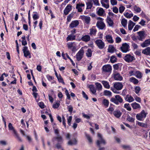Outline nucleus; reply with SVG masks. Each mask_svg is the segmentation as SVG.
<instances>
[{"mask_svg": "<svg viewBox=\"0 0 150 150\" xmlns=\"http://www.w3.org/2000/svg\"><path fill=\"white\" fill-rule=\"evenodd\" d=\"M96 25L98 28L102 30L105 27V25L102 20L98 21Z\"/></svg>", "mask_w": 150, "mask_h": 150, "instance_id": "ddd939ff", "label": "nucleus"}, {"mask_svg": "<svg viewBox=\"0 0 150 150\" xmlns=\"http://www.w3.org/2000/svg\"><path fill=\"white\" fill-rule=\"evenodd\" d=\"M135 76L137 78L141 79L142 76V73L139 71H135Z\"/></svg>", "mask_w": 150, "mask_h": 150, "instance_id": "e433bc0d", "label": "nucleus"}, {"mask_svg": "<svg viewBox=\"0 0 150 150\" xmlns=\"http://www.w3.org/2000/svg\"><path fill=\"white\" fill-rule=\"evenodd\" d=\"M110 101L116 105H119V103H122L123 101V100L122 97L119 95H116L115 97L112 98Z\"/></svg>", "mask_w": 150, "mask_h": 150, "instance_id": "7ed1b4c3", "label": "nucleus"}, {"mask_svg": "<svg viewBox=\"0 0 150 150\" xmlns=\"http://www.w3.org/2000/svg\"><path fill=\"white\" fill-rule=\"evenodd\" d=\"M106 38L108 42L110 43L113 42V40H112V37L110 35H108L106 36Z\"/></svg>", "mask_w": 150, "mask_h": 150, "instance_id": "2f4dec72", "label": "nucleus"}, {"mask_svg": "<svg viewBox=\"0 0 150 150\" xmlns=\"http://www.w3.org/2000/svg\"><path fill=\"white\" fill-rule=\"evenodd\" d=\"M89 87L90 88V91L93 94L96 95V89L92 85H90Z\"/></svg>", "mask_w": 150, "mask_h": 150, "instance_id": "c85d7f7f", "label": "nucleus"}, {"mask_svg": "<svg viewBox=\"0 0 150 150\" xmlns=\"http://www.w3.org/2000/svg\"><path fill=\"white\" fill-rule=\"evenodd\" d=\"M135 25V23H134L131 20H129L128 24V28L129 30H131Z\"/></svg>", "mask_w": 150, "mask_h": 150, "instance_id": "a878e982", "label": "nucleus"}, {"mask_svg": "<svg viewBox=\"0 0 150 150\" xmlns=\"http://www.w3.org/2000/svg\"><path fill=\"white\" fill-rule=\"evenodd\" d=\"M142 53L144 54H150V47H148L142 51Z\"/></svg>", "mask_w": 150, "mask_h": 150, "instance_id": "7c9ffc66", "label": "nucleus"}, {"mask_svg": "<svg viewBox=\"0 0 150 150\" xmlns=\"http://www.w3.org/2000/svg\"><path fill=\"white\" fill-rule=\"evenodd\" d=\"M113 114L116 118H118L120 117L122 115V113L120 110H116L113 111Z\"/></svg>", "mask_w": 150, "mask_h": 150, "instance_id": "6ab92c4d", "label": "nucleus"}, {"mask_svg": "<svg viewBox=\"0 0 150 150\" xmlns=\"http://www.w3.org/2000/svg\"><path fill=\"white\" fill-rule=\"evenodd\" d=\"M114 48L112 45H110L108 49V51L110 53H113L114 52Z\"/></svg>", "mask_w": 150, "mask_h": 150, "instance_id": "09e8293b", "label": "nucleus"}, {"mask_svg": "<svg viewBox=\"0 0 150 150\" xmlns=\"http://www.w3.org/2000/svg\"><path fill=\"white\" fill-rule=\"evenodd\" d=\"M95 84L98 91H100L102 90V86L100 83L97 82Z\"/></svg>", "mask_w": 150, "mask_h": 150, "instance_id": "a19ab883", "label": "nucleus"}, {"mask_svg": "<svg viewBox=\"0 0 150 150\" xmlns=\"http://www.w3.org/2000/svg\"><path fill=\"white\" fill-rule=\"evenodd\" d=\"M86 54L88 57H90L91 56L92 52L90 49H88L87 52L86 53Z\"/></svg>", "mask_w": 150, "mask_h": 150, "instance_id": "49530a36", "label": "nucleus"}, {"mask_svg": "<svg viewBox=\"0 0 150 150\" xmlns=\"http://www.w3.org/2000/svg\"><path fill=\"white\" fill-rule=\"evenodd\" d=\"M126 120H127L129 122H134V121L135 120V118H134L131 117L129 115H128L127 116Z\"/></svg>", "mask_w": 150, "mask_h": 150, "instance_id": "37998d69", "label": "nucleus"}, {"mask_svg": "<svg viewBox=\"0 0 150 150\" xmlns=\"http://www.w3.org/2000/svg\"><path fill=\"white\" fill-rule=\"evenodd\" d=\"M147 113H145L144 110H142L140 113L137 114L136 117L137 120L142 121L143 118H145Z\"/></svg>", "mask_w": 150, "mask_h": 150, "instance_id": "0eeeda50", "label": "nucleus"}, {"mask_svg": "<svg viewBox=\"0 0 150 150\" xmlns=\"http://www.w3.org/2000/svg\"><path fill=\"white\" fill-rule=\"evenodd\" d=\"M8 127L9 130L11 132L15 138L19 142H22V140L21 138L12 124L11 123H9Z\"/></svg>", "mask_w": 150, "mask_h": 150, "instance_id": "f257e3e1", "label": "nucleus"}, {"mask_svg": "<svg viewBox=\"0 0 150 150\" xmlns=\"http://www.w3.org/2000/svg\"><path fill=\"white\" fill-rule=\"evenodd\" d=\"M79 22L77 20L73 21L70 24L69 27L72 28L76 27L79 25Z\"/></svg>", "mask_w": 150, "mask_h": 150, "instance_id": "4be33fe9", "label": "nucleus"}, {"mask_svg": "<svg viewBox=\"0 0 150 150\" xmlns=\"http://www.w3.org/2000/svg\"><path fill=\"white\" fill-rule=\"evenodd\" d=\"M110 2L111 4L113 6L117 4V0H110Z\"/></svg>", "mask_w": 150, "mask_h": 150, "instance_id": "0e129e2a", "label": "nucleus"}, {"mask_svg": "<svg viewBox=\"0 0 150 150\" xmlns=\"http://www.w3.org/2000/svg\"><path fill=\"white\" fill-rule=\"evenodd\" d=\"M129 80L130 82L133 83L134 84H137L139 82L138 79L133 77L129 78Z\"/></svg>", "mask_w": 150, "mask_h": 150, "instance_id": "c756f323", "label": "nucleus"}, {"mask_svg": "<svg viewBox=\"0 0 150 150\" xmlns=\"http://www.w3.org/2000/svg\"><path fill=\"white\" fill-rule=\"evenodd\" d=\"M101 83L105 88L109 89L110 88V86L109 84V83L107 81H102Z\"/></svg>", "mask_w": 150, "mask_h": 150, "instance_id": "72a5a7b5", "label": "nucleus"}, {"mask_svg": "<svg viewBox=\"0 0 150 150\" xmlns=\"http://www.w3.org/2000/svg\"><path fill=\"white\" fill-rule=\"evenodd\" d=\"M82 94L83 98H85L86 100L88 99V97L84 91H82Z\"/></svg>", "mask_w": 150, "mask_h": 150, "instance_id": "e2e57ef3", "label": "nucleus"}, {"mask_svg": "<svg viewBox=\"0 0 150 150\" xmlns=\"http://www.w3.org/2000/svg\"><path fill=\"white\" fill-rule=\"evenodd\" d=\"M97 32L96 30L94 27H93L90 29V34L91 35H95Z\"/></svg>", "mask_w": 150, "mask_h": 150, "instance_id": "f704fd0d", "label": "nucleus"}, {"mask_svg": "<svg viewBox=\"0 0 150 150\" xmlns=\"http://www.w3.org/2000/svg\"><path fill=\"white\" fill-rule=\"evenodd\" d=\"M139 36L137 37V39L139 40L143 41L145 38V33L143 31H139L137 32Z\"/></svg>", "mask_w": 150, "mask_h": 150, "instance_id": "9b49d317", "label": "nucleus"}, {"mask_svg": "<svg viewBox=\"0 0 150 150\" xmlns=\"http://www.w3.org/2000/svg\"><path fill=\"white\" fill-rule=\"evenodd\" d=\"M113 86L114 88H111V90L114 93L118 94L120 92L118 91L122 89L123 85L122 83L117 82L114 83Z\"/></svg>", "mask_w": 150, "mask_h": 150, "instance_id": "f03ea898", "label": "nucleus"}, {"mask_svg": "<svg viewBox=\"0 0 150 150\" xmlns=\"http://www.w3.org/2000/svg\"><path fill=\"white\" fill-rule=\"evenodd\" d=\"M113 77L115 80L121 81L123 79L122 77L120 76V74L117 72H115L113 74Z\"/></svg>", "mask_w": 150, "mask_h": 150, "instance_id": "4468645a", "label": "nucleus"}, {"mask_svg": "<svg viewBox=\"0 0 150 150\" xmlns=\"http://www.w3.org/2000/svg\"><path fill=\"white\" fill-rule=\"evenodd\" d=\"M136 124L140 126L145 128L147 127V124L144 123L143 122H140L138 121L136 122Z\"/></svg>", "mask_w": 150, "mask_h": 150, "instance_id": "58836bf2", "label": "nucleus"}, {"mask_svg": "<svg viewBox=\"0 0 150 150\" xmlns=\"http://www.w3.org/2000/svg\"><path fill=\"white\" fill-rule=\"evenodd\" d=\"M110 62L112 63H114L115 62H116L117 58L115 56H112L110 58Z\"/></svg>", "mask_w": 150, "mask_h": 150, "instance_id": "3c124183", "label": "nucleus"}, {"mask_svg": "<svg viewBox=\"0 0 150 150\" xmlns=\"http://www.w3.org/2000/svg\"><path fill=\"white\" fill-rule=\"evenodd\" d=\"M124 15L125 17L128 18H130L133 16L132 13H129L128 12L125 13Z\"/></svg>", "mask_w": 150, "mask_h": 150, "instance_id": "6e6d98bb", "label": "nucleus"}, {"mask_svg": "<svg viewBox=\"0 0 150 150\" xmlns=\"http://www.w3.org/2000/svg\"><path fill=\"white\" fill-rule=\"evenodd\" d=\"M71 5L70 4H68L66 7L64 11V13L65 15H67L69 12L71 10Z\"/></svg>", "mask_w": 150, "mask_h": 150, "instance_id": "f3484780", "label": "nucleus"}, {"mask_svg": "<svg viewBox=\"0 0 150 150\" xmlns=\"http://www.w3.org/2000/svg\"><path fill=\"white\" fill-rule=\"evenodd\" d=\"M103 94L105 96H111L112 93L110 91L106 90L104 91Z\"/></svg>", "mask_w": 150, "mask_h": 150, "instance_id": "603ef678", "label": "nucleus"}, {"mask_svg": "<svg viewBox=\"0 0 150 150\" xmlns=\"http://www.w3.org/2000/svg\"><path fill=\"white\" fill-rule=\"evenodd\" d=\"M23 51L24 55L25 57H28L29 58H30V53L28 50V47H23Z\"/></svg>", "mask_w": 150, "mask_h": 150, "instance_id": "a211bd4d", "label": "nucleus"}, {"mask_svg": "<svg viewBox=\"0 0 150 150\" xmlns=\"http://www.w3.org/2000/svg\"><path fill=\"white\" fill-rule=\"evenodd\" d=\"M103 71L106 72H111L112 70V67L109 64H107L103 66L102 68Z\"/></svg>", "mask_w": 150, "mask_h": 150, "instance_id": "9d476101", "label": "nucleus"}, {"mask_svg": "<svg viewBox=\"0 0 150 150\" xmlns=\"http://www.w3.org/2000/svg\"><path fill=\"white\" fill-rule=\"evenodd\" d=\"M85 4H84L79 3L77 4L76 6V8L78 12H81L83 11L82 7L84 6Z\"/></svg>", "mask_w": 150, "mask_h": 150, "instance_id": "2eb2a0df", "label": "nucleus"}, {"mask_svg": "<svg viewBox=\"0 0 150 150\" xmlns=\"http://www.w3.org/2000/svg\"><path fill=\"white\" fill-rule=\"evenodd\" d=\"M149 45H150V39L145 40L141 44V45L143 47H147Z\"/></svg>", "mask_w": 150, "mask_h": 150, "instance_id": "412c9836", "label": "nucleus"}, {"mask_svg": "<svg viewBox=\"0 0 150 150\" xmlns=\"http://www.w3.org/2000/svg\"><path fill=\"white\" fill-rule=\"evenodd\" d=\"M104 12V11L103 9L102 8H99L97 11V13L98 15L100 16H102Z\"/></svg>", "mask_w": 150, "mask_h": 150, "instance_id": "79ce46f5", "label": "nucleus"}, {"mask_svg": "<svg viewBox=\"0 0 150 150\" xmlns=\"http://www.w3.org/2000/svg\"><path fill=\"white\" fill-rule=\"evenodd\" d=\"M77 140L75 139H74L72 140H69L68 143V144L69 145H75L77 144Z\"/></svg>", "mask_w": 150, "mask_h": 150, "instance_id": "c9c22d12", "label": "nucleus"}, {"mask_svg": "<svg viewBox=\"0 0 150 150\" xmlns=\"http://www.w3.org/2000/svg\"><path fill=\"white\" fill-rule=\"evenodd\" d=\"M134 92L137 94H138L141 91V88L139 86H136L134 88Z\"/></svg>", "mask_w": 150, "mask_h": 150, "instance_id": "c03bdc74", "label": "nucleus"}, {"mask_svg": "<svg viewBox=\"0 0 150 150\" xmlns=\"http://www.w3.org/2000/svg\"><path fill=\"white\" fill-rule=\"evenodd\" d=\"M134 59V57L129 54H126L124 57V59L128 62H132Z\"/></svg>", "mask_w": 150, "mask_h": 150, "instance_id": "f8f14e48", "label": "nucleus"}, {"mask_svg": "<svg viewBox=\"0 0 150 150\" xmlns=\"http://www.w3.org/2000/svg\"><path fill=\"white\" fill-rule=\"evenodd\" d=\"M134 98L136 101L139 103H141V99L140 98L138 97L137 96H134Z\"/></svg>", "mask_w": 150, "mask_h": 150, "instance_id": "052dcab7", "label": "nucleus"}, {"mask_svg": "<svg viewBox=\"0 0 150 150\" xmlns=\"http://www.w3.org/2000/svg\"><path fill=\"white\" fill-rule=\"evenodd\" d=\"M38 105H39V107H40L42 109L44 108L45 107V106L43 102H40L38 104Z\"/></svg>", "mask_w": 150, "mask_h": 150, "instance_id": "680f3d73", "label": "nucleus"}, {"mask_svg": "<svg viewBox=\"0 0 150 150\" xmlns=\"http://www.w3.org/2000/svg\"><path fill=\"white\" fill-rule=\"evenodd\" d=\"M32 91H33V93H32V95L34 96V98L36 99V101L37 102L38 101L36 98H37V93L36 92L37 91V89L36 87L35 86H33V87Z\"/></svg>", "mask_w": 150, "mask_h": 150, "instance_id": "cd10ccee", "label": "nucleus"}, {"mask_svg": "<svg viewBox=\"0 0 150 150\" xmlns=\"http://www.w3.org/2000/svg\"><path fill=\"white\" fill-rule=\"evenodd\" d=\"M60 105V104L59 103H54L53 105V107L54 108H57L59 107Z\"/></svg>", "mask_w": 150, "mask_h": 150, "instance_id": "338daca9", "label": "nucleus"}, {"mask_svg": "<svg viewBox=\"0 0 150 150\" xmlns=\"http://www.w3.org/2000/svg\"><path fill=\"white\" fill-rule=\"evenodd\" d=\"M86 4L87 5L86 9H90L91 8L93 5L91 1L86 3Z\"/></svg>", "mask_w": 150, "mask_h": 150, "instance_id": "de8ad7c7", "label": "nucleus"}, {"mask_svg": "<svg viewBox=\"0 0 150 150\" xmlns=\"http://www.w3.org/2000/svg\"><path fill=\"white\" fill-rule=\"evenodd\" d=\"M107 21L109 26H112L113 25V21L110 17H107Z\"/></svg>", "mask_w": 150, "mask_h": 150, "instance_id": "473e14b6", "label": "nucleus"}, {"mask_svg": "<svg viewBox=\"0 0 150 150\" xmlns=\"http://www.w3.org/2000/svg\"><path fill=\"white\" fill-rule=\"evenodd\" d=\"M101 3L104 7L108 8L109 7V0H101Z\"/></svg>", "mask_w": 150, "mask_h": 150, "instance_id": "dca6fc26", "label": "nucleus"}, {"mask_svg": "<svg viewBox=\"0 0 150 150\" xmlns=\"http://www.w3.org/2000/svg\"><path fill=\"white\" fill-rule=\"evenodd\" d=\"M134 10L137 13H139L141 11V8L136 5H135L134 7Z\"/></svg>", "mask_w": 150, "mask_h": 150, "instance_id": "a18cd8bd", "label": "nucleus"}, {"mask_svg": "<svg viewBox=\"0 0 150 150\" xmlns=\"http://www.w3.org/2000/svg\"><path fill=\"white\" fill-rule=\"evenodd\" d=\"M124 107L128 110L130 111L131 110V108L129 103H126L125 104Z\"/></svg>", "mask_w": 150, "mask_h": 150, "instance_id": "5fc2aeb1", "label": "nucleus"}, {"mask_svg": "<svg viewBox=\"0 0 150 150\" xmlns=\"http://www.w3.org/2000/svg\"><path fill=\"white\" fill-rule=\"evenodd\" d=\"M76 36L75 35L72 34H71L69 35L67 38V41L73 40L75 39Z\"/></svg>", "mask_w": 150, "mask_h": 150, "instance_id": "4c0bfd02", "label": "nucleus"}, {"mask_svg": "<svg viewBox=\"0 0 150 150\" xmlns=\"http://www.w3.org/2000/svg\"><path fill=\"white\" fill-rule=\"evenodd\" d=\"M103 103L106 107H108L109 105V102L108 100L104 99L103 101Z\"/></svg>", "mask_w": 150, "mask_h": 150, "instance_id": "864d4df0", "label": "nucleus"}, {"mask_svg": "<svg viewBox=\"0 0 150 150\" xmlns=\"http://www.w3.org/2000/svg\"><path fill=\"white\" fill-rule=\"evenodd\" d=\"M129 46L126 43H123L120 47V49L122 52L126 53L129 51Z\"/></svg>", "mask_w": 150, "mask_h": 150, "instance_id": "423d86ee", "label": "nucleus"}, {"mask_svg": "<svg viewBox=\"0 0 150 150\" xmlns=\"http://www.w3.org/2000/svg\"><path fill=\"white\" fill-rule=\"evenodd\" d=\"M85 134L86 135V138L87 139V140H88V142L90 143H91L92 142V140L91 137L89 134H87L86 132L85 133Z\"/></svg>", "mask_w": 150, "mask_h": 150, "instance_id": "8fccbe9b", "label": "nucleus"}, {"mask_svg": "<svg viewBox=\"0 0 150 150\" xmlns=\"http://www.w3.org/2000/svg\"><path fill=\"white\" fill-rule=\"evenodd\" d=\"M140 25H136L135 26L134 29L133 30V31L134 32L137 31L138 30L139 28H140Z\"/></svg>", "mask_w": 150, "mask_h": 150, "instance_id": "774afa93", "label": "nucleus"}, {"mask_svg": "<svg viewBox=\"0 0 150 150\" xmlns=\"http://www.w3.org/2000/svg\"><path fill=\"white\" fill-rule=\"evenodd\" d=\"M90 37L89 35H86L82 36L81 38V40L85 42H88L90 40Z\"/></svg>", "mask_w": 150, "mask_h": 150, "instance_id": "393cba45", "label": "nucleus"}, {"mask_svg": "<svg viewBox=\"0 0 150 150\" xmlns=\"http://www.w3.org/2000/svg\"><path fill=\"white\" fill-rule=\"evenodd\" d=\"M82 19L87 24H88L90 22V18L89 16H83L82 17Z\"/></svg>", "mask_w": 150, "mask_h": 150, "instance_id": "bb28decb", "label": "nucleus"}, {"mask_svg": "<svg viewBox=\"0 0 150 150\" xmlns=\"http://www.w3.org/2000/svg\"><path fill=\"white\" fill-rule=\"evenodd\" d=\"M57 78L59 82L62 83L63 84L64 83V82L63 80L60 75H59Z\"/></svg>", "mask_w": 150, "mask_h": 150, "instance_id": "13d9d810", "label": "nucleus"}, {"mask_svg": "<svg viewBox=\"0 0 150 150\" xmlns=\"http://www.w3.org/2000/svg\"><path fill=\"white\" fill-rule=\"evenodd\" d=\"M125 8L123 6H120L119 8V12L120 13H122L124 11Z\"/></svg>", "mask_w": 150, "mask_h": 150, "instance_id": "69168bd1", "label": "nucleus"}, {"mask_svg": "<svg viewBox=\"0 0 150 150\" xmlns=\"http://www.w3.org/2000/svg\"><path fill=\"white\" fill-rule=\"evenodd\" d=\"M73 14L72 13H71V14H69L67 16V20L68 22H69L70 21L71 19L73 17Z\"/></svg>", "mask_w": 150, "mask_h": 150, "instance_id": "4d7b16f0", "label": "nucleus"}, {"mask_svg": "<svg viewBox=\"0 0 150 150\" xmlns=\"http://www.w3.org/2000/svg\"><path fill=\"white\" fill-rule=\"evenodd\" d=\"M72 119V117L71 116H69L67 119V123L68 125L70 126L71 125V123Z\"/></svg>", "mask_w": 150, "mask_h": 150, "instance_id": "bf43d9fd", "label": "nucleus"}, {"mask_svg": "<svg viewBox=\"0 0 150 150\" xmlns=\"http://www.w3.org/2000/svg\"><path fill=\"white\" fill-rule=\"evenodd\" d=\"M121 23L122 25L125 28H127V21L126 19L125 18L122 19L121 21Z\"/></svg>", "mask_w": 150, "mask_h": 150, "instance_id": "ea45409f", "label": "nucleus"}, {"mask_svg": "<svg viewBox=\"0 0 150 150\" xmlns=\"http://www.w3.org/2000/svg\"><path fill=\"white\" fill-rule=\"evenodd\" d=\"M67 45L68 49L72 51H74L76 50V45L75 42H68L67 43Z\"/></svg>", "mask_w": 150, "mask_h": 150, "instance_id": "1a4fd4ad", "label": "nucleus"}, {"mask_svg": "<svg viewBox=\"0 0 150 150\" xmlns=\"http://www.w3.org/2000/svg\"><path fill=\"white\" fill-rule=\"evenodd\" d=\"M95 43L99 49H102L104 48L105 44L101 40H96L95 41Z\"/></svg>", "mask_w": 150, "mask_h": 150, "instance_id": "6e6552de", "label": "nucleus"}, {"mask_svg": "<svg viewBox=\"0 0 150 150\" xmlns=\"http://www.w3.org/2000/svg\"><path fill=\"white\" fill-rule=\"evenodd\" d=\"M33 20L35 21L34 22L33 26L34 27V28L36 27L37 24V21H36L38 19V15L37 14L35 13H34L33 15Z\"/></svg>", "mask_w": 150, "mask_h": 150, "instance_id": "5701e85b", "label": "nucleus"}, {"mask_svg": "<svg viewBox=\"0 0 150 150\" xmlns=\"http://www.w3.org/2000/svg\"><path fill=\"white\" fill-rule=\"evenodd\" d=\"M125 99L126 101L129 103L133 102L134 100V99L133 97L129 95H127L126 96L125 98Z\"/></svg>", "mask_w": 150, "mask_h": 150, "instance_id": "aec40b11", "label": "nucleus"}, {"mask_svg": "<svg viewBox=\"0 0 150 150\" xmlns=\"http://www.w3.org/2000/svg\"><path fill=\"white\" fill-rule=\"evenodd\" d=\"M83 48H87V47L85 46L82 47L80 50L76 54V59L78 61H79L81 60L84 54Z\"/></svg>", "mask_w": 150, "mask_h": 150, "instance_id": "20e7f679", "label": "nucleus"}, {"mask_svg": "<svg viewBox=\"0 0 150 150\" xmlns=\"http://www.w3.org/2000/svg\"><path fill=\"white\" fill-rule=\"evenodd\" d=\"M98 136L99 137V139L97 141L96 144L98 146L100 147V144H103L105 145L106 144L105 140L102 138L101 135L100 133H98Z\"/></svg>", "mask_w": 150, "mask_h": 150, "instance_id": "39448f33", "label": "nucleus"}, {"mask_svg": "<svg viewBox=\"0 0 150 150\" xmlns=\"http://www.w3.org/2000/svg\"><path fill=\"white\" fill-rule=\"evenodd\" d=\"M131 105L132 108L134 109H140L141 108L140 105L135 102L132 103Z\"/></svg>", "mask_w": 150, "mask_h": 150, "instance_id": "b1692460", "label": "nucleus"}]
</instances>
